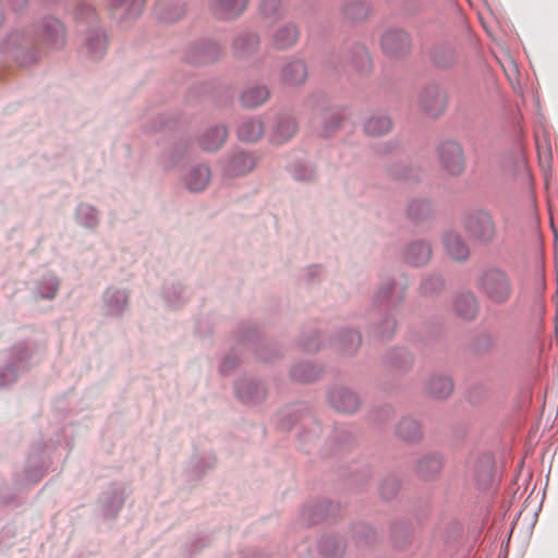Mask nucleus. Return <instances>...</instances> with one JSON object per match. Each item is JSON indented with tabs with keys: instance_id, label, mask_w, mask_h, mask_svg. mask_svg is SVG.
<instances>
[{
	"instance_id": "1",
	"label": "nucleus",
	"mask_w": 558,
	"mask_h": 558,
	"mask_svg": "<svg viewBox=\"0 0 558 558\" xmlns=\"http://www.w3.org/2000/svg\"><path fill=\"white\" fill-rule=\"evenodd\" d=\"M480 292L492 303L502 304L512 293V286L508 275L499 269L485 271L478 282Z\"/></svg>"
},
{
	"instance_id": "2",
	"label": "nucleus",
	"mask_w": 558,
	"mask_h": 558,
	"mask_svg": "<svg viewBox=\"0 0 558 558\" xmlns=\"http://www.w3.org/2000/svg\"><path fill=\"white\" fill-rule=\"evenodd\" d=\"M439 159L448 173L458 175L465 168V159L461 146L456 142L442 143L439 147Z\"/></svg>"
},
{
	"instance_id": "3",
	"label": "nucleus",
	"mask_w": 558,
	"mask_h": 558,
	"mask_svg": "<svg viewBox=\"0 0 558 558\" xmlns=\"http://www.w3.org/2000/svg\"><path fill=\"white\" fill-rule=\"evenodd\" d=\"M468 234L480 241H489L495 234L492 217L486 213H478L468 218L465 223Z\"/></svg>"
},
{
	"instance_id": "4",
	"label": "nucleus",
	"mask_w": 558,
	"mask_h": 558,
	"mask_svg": "<svg viewBox=\"0 0 558 558\" xmlns=\"http://www.w3.org/2000/svg\"><path fill=\"white\" fill-rule=\"evenodd\" d=\"M446 106V94L437 87H428L421 94L420 107L429 117L440 116Z\"/></svg>"
},
{
	"instance_id": "5",
	"label": "nucleus",
	"mask_w": 558,
	"mask_h": 558,
	"mask_svg": "<svg viewBox=\"0 0 558 558\" xmlns=\"http://www.w3.org/2000/svg\"><path fill=\"white\" fill-rule=\"evenodd\" d=\"M381 47L389 56L403 54L410 48V37L401 29L388 31L381 38Z\"/></svg>"
},
{
	"instance_id": "6",
	"label": "nucleus",
	"mask_w": 558,
	"mask_h": 558,
	"mask_svg": "<svg viewBox=\"0 0 558 558\" xmlns=\"http://www.w3.org/2000/svg\"><path fill=\"white\" fill-rule=\"evenodd\" d=\"M248 0H213L211 11L220 20H232L241 15Z\"/></svg>"
},
{
	"instance_id": "7",
	"label": "nucleus",
	"mask_w": 558,
	"mask_h": 558,
	"mask_svg": "<svg viewBox=\"0 0 558 558\" xmlns=\"http://www.w3.org/2000/svg\"><path fill=\"white\" fill-rule=\"evenodd\" d=\"M331 405L339 412L353 413L360 405L356 393L344 388H336L330 392Z\"/></svg>"
},
{
	"instance_id": "8",
	"label": "nucleus",
	"mask_w": 558,
	"mask_h": 558,
	"mask_svg": "<svg viewBox=\"0 0 558 558\" xmlns=\"http://www.w3.org/2000/svg\"><path fill=\"white\" fill-rule=\"evenodd\" d=\"M299 38V29L293 23H284L271 33L272 45L278 49L293 46Z\"/></svg>"
},
{
	"instance_id": "9",
	"label": "nucleus",
	"mask_w": 558,
	"mask_h": 558,
	"mask_svg": "<svg viewBox=\"0 0 558 558\" xmlns=\"http://www.w3.org/2000/svg\"><path fill=\"white\" fill-rule=\"evenodd\" d=\"M444 247L448 256L454 260H464L470 254L468 245L454 232H448L444 235Z\"/></svg>"
},
{
	"instance_id": "10",
	"label": "nucleus",
	"mask_w": 558,
	"mask_h": 558,
	"mask_svg": "<svg viewBox=\"0 0 558 558\" xmlns=\"http://www.w3.org/2000/svg\"><path fill=\"white\" fill-rule=\"evenodd\" d=\"M296 129V122L292 117H282L278 120L270 141L277 145L283 144L294 136Z\"/></svg>"
},
{
	"instance_id": "11",
	"label": "nucleus",
	"mask_w": 558,
	"mask_h": 558,
	"mask_svg": "<svg viewBox=\"0 0 558 558\" xmlns=\"http://www.w3.org/2000/svg\"><path fill=\"white\" fill-rule=\"evenodd\" d=\"M255 158L246 153L234 154L228 163L229 175L236 177L250 172L255 167Z\"/></svg>"
},
{
	"instance_id": "12",
	"label": "nucleus",
	"mask_w": 558,
	"mask_h": 558,
	"mask_svg": "<svg viewBox=\"0 0 558 558\" xmlns=\"http://www.w3.org/2000/svg\"><path fill=\"white\" fill-rule=\"evenodd\" d=\"M210 179V171L207 166L201 165L193 168L185 177V184L190 191H203Z\"/></svg>"
},
{
	"instance_id": "13",
	"label": "nucleus",
	"mask_w": 558,
	"mask_h": 558,
	"mask_svg": "<svg viewBox=\"0 0 558 558\" xmlns=\"http://www.w3.org/2000/svg\"><path fill=\"white\" fill-rule=\"evenodd\" d=\"M453 390V383L445 375H434L427 381V391L435 398H447Z\"/></svg>"
},
{
	"instance_id": "14",
	"label": "nucleus",
	"mask_w": 558,
	"mask_h": 558,
	"mask_svg": "<svg viewBox=\"0 0 558 558\" xmlns=\"http://www.w3.org/2000/svg\"><path fill=\"white\" fill-rule=\"evenodd\" d=\"M453 306L456 313L464 319H472L477 313L476 299L470 292L457 296Z\"/></svg>"
},
{
	"instance_id": "15",
	"label": "nucleus",
	"mask_w": 558,
	"mask_h": 558,
	"mask_svg": "<svg viewBox=\"0 0 558 558\" xmlns=\"http://www.w3.org/2000/svg\"><path fill=\"white\" fill-rule=\"evenodd\" d=\"M260 15L265 24L270 25L284 15V8L281 0H262Z\"/></svg>"
},
{
	"instance_id": "16",
	"label": "nucleus",
	"mask_w": 558,
	"mask_h": 558,
	"mask_svg": "<svg viewBox=\"0 0 558 558\" xmlns=\"http://www.w3.org/2000/svg\"><path fill=\"white\" fill-rule=\"evenodd\" d=\"M307 76L306 66L302 61H291L282 69V80L292 85L302 84Z\"/></svg>"
},
{
	"instance_id": "17",
	"label": "nucleus",
	"mask_w": 558,
	"mask_h": 558,
	"mask_svg": "<svg viewBox=\"0 0 558 558\" xmlns=\"http://www.w3.org/2000/svg\"><path fill=\"white\" fill-rule=\"evenodd\" d=\"M227 138V130L223 126L209 129L201 138L203 149L214 151L219 149Z\"/></svg>"
},
{
	"instance_id": "18",
	"label": "nucleus",
	"mask_w": 558,
	"mask_h": 558,
	"mask_svg": "<svg viewBox=\"0 0 558 558\" xmlns=\"http://www.w3.org/2000/svg\"><path fill=\"white\" fill-rule=\"evenodd\" d=\"M263 133V123L257 119L243 121L238 129L240 140L245 142H256L262 137Z\"/></svg>"
},
{
	"instance_id": "19",
	"label": "nucleus",
	"mask_w": 558,
	"mask_h": 558,
	"mask_svg": "<svg viewBox=\"0 0 558 558\" xmlns=\"http://www.w3.org/2000/svg\"><path fill=\"white\" fill-rule=\"evenodd\" d=\"M269 97V92L265 86H254L246 88L241 95V102L244 107L255 108L264 104Z\"/></svg>"
},
{
	"instance_id": "20",
	"label": "nucleus",
	"mask_w": 558,
	"mask_h": 558,
	"mask_svg": "<svg viewBox=\"0 0 558 558\" xmlns=\"http://www.w3.org/2000/svg\"><path fill=\"white\" fill-rule=\"evenodd\" d=\"M258 37L255 34H244L235 38L233 43L234 53L238 57H247L258 49Z\"/></svg>"
},
{
	"instance_id": "21",
	"label": "nucleus",
	"mask_w": 558,
	"mask_h": 558,
	"mask_svg": "<svg viewBox=\"0 0 558 558\" xmlns=\"http://www.w3.org/2000/svg\"><path fill=\"white\" fill-rule=\"evenodd\" d=\"M430 246L423 242L412 243L407 252V260L413 266L425 264L430 257Z\"/></svg>"
},
{
	"instance_id": "22",
	"label": "nucleus",
	"mask_w": 558,
	"mask_h": 558,
	"mask_svg": "<svg viewBox=\"0 0 558 558\" xmlns=\"http://www.w3.org/2000/svg\"><path fill=\"white\" fill-rule=\"evenodd\" d=\"M364 129L368 135L380 136L390 131L391 121L383 114L373 116L365 122Z\"/></svg>"
},
{
	"instance_id": "23",
	"label": "nucleus",
	"mask_w": 558,
	"mask_h": 558,
	"mask_svg": "<svg viewBox=\"0 0 558 558\" xmlns=\"http://www.w3.org/2000/svg\"><path fill=\"white\" fill-rule=\"evenodd\" d=\"M397 434L400 438L412 441L416 440L421 436V429L416 421L412 418H403L398 427Z\"/></svg>"
},
{
	"instance_id": "24",
	"label": "nucleus",
	"mask_w": 558,
	"mask_h": 558,
	"mask_svg": "<svg viewBox=\"0 0 558 558\" xmlns=\"http://www.w3.org/2000/svg\"><path fill=\"white\" fill-rule=\"evenodd\" d=\"M441 459L438 456H429L418 462V473L424 477L437 474L441 469Z\"/></svg>"
},
{
	"instance_id": "25",
	"label": "nucleus",
	"mask_w": 558,
	"mask_h": 558,
	"mask_svg": "<svg viewBox=\"0 0 558 558\" xmlns=\"http://www.w3.org/2000/svg\"><path fill=\"white\" fill-rule=\"evenodd\" d=\"M46 39L54 44H63L64 28L63 25L54 19L47 20L45 24Z\"/></svg>"
},
{
	"instance_id": "26",
	"label": "nucleus",
	"mask_w": 558,
	"mask_h": 558,
	"mask_svg": "<svg viewBox=\"0 0 558 558\" xmlns=\"http://www.w3.org/2000/svg\"><path fill=\"white\" fill-rule=\"evenodd\" d=\"M107 47V40L102 35H97L94 39L88 43V48L93 58H100Z\"/></svg>"
},
{
	"instance_id": "27",
	"label": "nucleus",
	"mask_w": 558,
	"mask_h": 558,
	"mask_svg": "<svg viewBox=\"0 0 558 558\" xmlns=\"http://www.w3.org/2000/svg\"><path fill=\"white\" fill-rule=\"evenodd\" d=\"M348 338L350 341L351 347H345L344 350L348 352L354 351L361 343V336L356 331H350L348 333Z\"/></svg>"
},
{
	"instance_id": "28",
	"label": "nucleus",
	"mask_w": 558,
	"mask_h": 558,
	"mask_svg": "<svg viewBox=\"0 0 558 558\" xmlns=\"http://www.w3.org/2000/svg\"><path fill=\"white\" fill-rule=\"evenodd\" d=\"M329 119L331 120L332 125L330 128H326V130H325L326 135H329L331 132H333V130H336L341 123V117L338 112H331L329 114Z\"/></svg>"
},
{
	"instance_id": "29",
	"label": "nucleus",
	"mask_w": 558,
	"mask_h": 558,
	"mask_svg": "<svg viewBox=\"0 0 558 558\" xmlns=\"http://www.w3.org/2000/svg\"><path fill=\"white\" fill-rule=\"evenodd\" d=\"M208 49L213 50L214 53L211 56L204 57L202 62H211V61H215L218 58L219 49L216 46H210Z\"/></svg>"
},
{
	"instance_id": "30",
	"label": "nucleus",
	"mask_w": 558,
	"mask_h": 558,
	"mask_svg": "<svg viewBox=\"0 0 558 558\" xmlns=\"http://www.w3.org/2000/svg\"><path fill=\"white\" fill-rule=\"evenodd\" d=\"M293 376H294L295 378L302 379V377L298 374V368H295V369L293 371Z\"/></svg>"
},
{
	"instance_id": "31",
	"label": "nucleus",
	"mask_w": 558,
	"mask_h": 558,
	"mask_svg": "<svg viewBox=\"0 0 558 558\" xmlns=\"http://www.w3.org/2000/svg\"><path fill=\"white\" fill-rule=\"evenodd\" d=\"M296 179L302 180V179H305V178L301 177V175H296Z\"/></svg>"
}]
</instances>
